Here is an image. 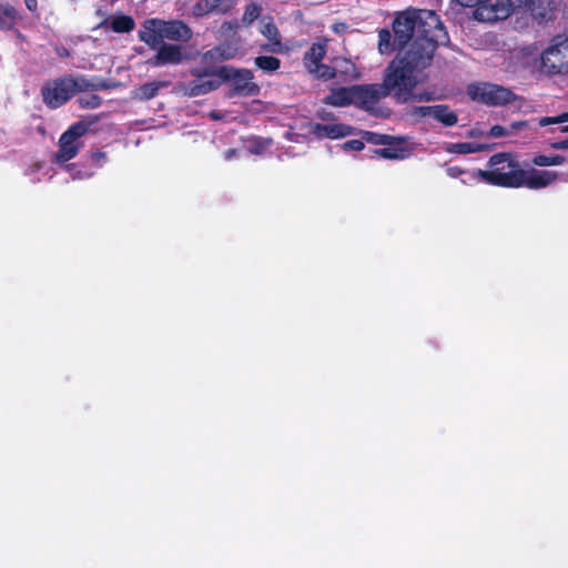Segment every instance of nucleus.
I'll return each mask as SVG.
<instances>
[{"instance_id": "obj_1", "label": "nucleus", "mask_w": 568, "mask_h": 568, "mask_svg": "<svg viewBox=\"0 0 568 568\" xmlns=\"http://www.w3.org/2000/svg\"><path fill=\"white\" fill-rule=\"evenodd\" d=\"M434 54V45L427 40L397 52L385 69L383 84L386 93L399 103H408L412 90L426 80L425 70L430 67Z\"/></svg>"}, {"instance_id": "obj_2", "label": "nucleus", "mask_w": 568, "mask_h": 568, "mask_svg": "<svg viewBox=\"0 0 568 568\" xmlns=\"http://www.w3.org/2000/svg\"><path fill=\"white\" fill-rule=\"evenodd\" d=\"M395 42L403 49H412L418 42L427 40L436 51L444 33L439 16L430 10H407L399 13L393 22Z\"/></svg>"}, {"instance_id": "obj_3", "label": "nucleus", "mask_w": 568, "mask_h": 568, "mask_svg": "<svg viewBox=\"0 0 568 568\" xmlns=\"http://www.w3.org/2000/svg\"><path fill=\"white\" fill-rule=\"evenodd\" d=\"M488 170L477 169L471 173V181H481L489 185L519 189L521 183V170L519 162L510 153L501 152L490 156Z\"/></svg>"}, {"instance_id": "obj_4", "label": "nucleus", "mask_w": 568, "mask_h": 568, "mask_svg": "<svg viewBox=\"0 0 568 568\" xmlns=\"http://www.w3.org/2000/svg\"><path fill=\"white\" fill-rule=\"evenodd\" d=\"M192 37V29L182 20L151 18L146 19L139 30V39L149 48L159 47L165 40L178 44L187 43Z\"/></svg>"}, {"instance_id": "obj_5", "label": "nucleus", "mask_w": 568, "mask_h": 568, "mask_svg": "<svg viewBox=\"0 0 568 568\" xmlns=\"http://www.w3.org/2000/svg\"><path fill=\"white\" fill-rule=\"evenodd\" d=\"M100 121L97 114L83 116L80 121L71 124L59 139L58 160L62 162L75 158L80 151L81 143L79 139L85 135L90 128Z\"/></svg>"}, {"instance_id": "obj_6", "label": "nucleus", "mask_w": 568, "mask_h": 568, "mask_svg": "<svg viewBox=\"0 0 568 568\" xmlns=\"http://www.w3.org/2000/svg\"><path fill=\"white\" fill-rule=\"evenodd\" d=\"M541 67L549 74L568 73V34L552 38L550 45L541 53Z\"/></svg>"}, {"instance_id": "obj_7", "label": "nucleus", "mask_w": 568, "mask_h": 568, "mask_svg": "<svg viewBox=\"0 0 568 568\" xmlns=\"http://www.w3.org/2000/svg\"><path fill=\"white\" fill-rule=\"evenodd\" d=\"M254 74L248 69H234L230 65L220 67V80L231 81L230 97H253L260 93V85L253 82Z\"/></svg>"}, {"instance_id": "obj_8", "label": "nucleus", "mask_w": 568, "mask_h": 568, "mask_svg": "<svg viewBox=\"0 0 568 568\" xmlns=\"http://www.w3.org/2000/svg\"><path fill=\"white\" fill-rule=\"evenodd\" d=\"M70 74L48 80L40 90L42 102L51 110L59 109L73 97Z\"/></svg>"}, {"instance_id": "obj_9", "label": "nucleus", "mask_w": 568, "mask_h": 568, "mask_svg": "<svg viewBox=\"0 0 568 568\" xmlns=\"http://www.w3.org/2000/svg\"><path fill=\"white\" fill-rule=\"evenodd\" d=\"M353 89L354 105L357 109L364 110L373 115L382 114L381 110L377 108V104L381 99L388 97L383 82L372 84H355L353 85Z\"/></svg>"}, {"instance_id": "obj_10", "label": "nucleus", "mask_w": 568, "mask_h": 568, "mask_svg": "<svg viewBox=\"0 0 568 568\" xmlns=\"http://www.w3.org/2000/svg\"><path fill=\"white\" fill-rule=\"evenodd\" d=\"M468 94L471 100L488 105H505L516 99L509 89L491 83L471 84L468 87Z\"/></svg>"}, {"instance_id": "obj_11", "label": "nucleus", "mask_w": 568, "mask_h": 568, "mask_svg": "<svg viewBox=\"0 0 568 568\" xmlns=\"http://www.w3.org/2000/svg\"><path fill=\"white\" fill-rule=\"evenodd\" d=\"M507 10V18L515 13L528 12L538 23L547 22L552 18V9L544 6L541 0H499L498 10Z\"/></svg>"}, {"instance_id": "obj_12", "label": "nucleus", "mask_w": 568, "mask_h": 568, "mask_svg": "<svg viewBox=\"0 0 568 568\" xmlns=\"http://www.w3.org/2000/svg\"><path fill=\"white\" fill-rule=\"evenodd\" d=\"M464 8H474V19L479 22H496L507 18V10H498L499 0H456Z\"/></svg>"}, {"instance_id": "obj_13", "label": "nucleus", "mask_w": 568, "mask_h": 568, "mask_svg": "<svg viewBox=\"0 0 568 568\" xmlns=\"http://www.w3.org/2000/svg\"><path fill=\"white\" fill-rule=\"evenodd\" d=\"M156 53L148 60V64L154 68L164 65H178L189 57L181 44L162 42L152 48Z\"/></svg>"}, {"instance_id": "obj_14", "label": "nucleus", "mask_w": 568, "mask_h": 568, "mask_svg": "<svg viewBox=\"0 0 568 568\" xmlns=\"http://www.w3.org/2000/svg\"><path fill=\"white\" fill-rule=\"evenodd\" d=\"M523 176L520 187L539 190L550 185L557 179V173L552 171H539L536 169L521 170Z\"/></svg>"}, {"instance_id": "obj_15", "label": "nucleus", "mask_w": 568, "mask_h": 568, "mask_svg": "<svg viewBox=\"0 0 568 568\" xmlns=\"http://www.w3.org/2000/svg\"><path fill=\"white\" fill-rule=\"evenodd\" d=\"M312 133L317 139H341L353 133V128L343 123L322 124L315 123Z\"/></svg>"}, {"instance_id": "obj_16", "label": "nucleus", "mask_w": 568, "mask_h": 568, "mask_svg": "<svg viewBox=\"0 0 568 568\" xmlns=\"http://www.w3.org/2000/svg\"><path fill=\"white\" fill-rule=\"evenodd\" d=\"M235 6V0H200L194 10L199 16L215 13L225 14Z\"/></svg>"}, {"instance_id": "obj_17", "label": "nucleus", "mask_w": 568, "mask_h": 568, "mask_svg": "<svg viewBox=\"0 0 568 568\" xmlns=\"http://www.w3.org/2000/svg\"><path fill=\"white\" fill-rule=\"evenodd\" d=\"M221 83L219 79H194L185 85V95L194 98L210 93L217 90Z\"/></svg>"}, {"instance_id": "obj_18", "label": "nucleus", "mask_w": 568, "mask_h": 568, "mask_svg": "<svg viewBox=\"0 0 568 568\" xmlns=\"http://www.w3.org/2000/svg\"><path fill=\"white\" fill-rule=\"evenodd\" d=\"M353 91V85L332 89L331 93L323 99V102L337 108L354 105Z\"/></svg>"}, {"instance_id": "obj_19", "label": "nucleus", "mask_w": 568, "mask_h": 568, "mask_svg": "<svg viewBox=\"0 0 568 568\" xmlns=\"http://www.w3.org/2000/svg\"><path fill=\"white\" fill-rule=\"evenodd\" d=\"M404 143L403 138L396 136L392 144H384L385 148L374 150V154L388 160H403L409 154V150Z\"/></svg>"}, {"instance_id": "obj_20", "label": "nucleus", "mask_w": 568, "mask_h": 568, "mask_svg": "<svg viewBox=\"0 0 568 568\" xmlns=\"http://www.w3.org/2000/svg\"><path fill=\"white\" fill-rule=\"evenodd\" d=\"M432 116L445 126H453L458 122L456 112L446 104L434 105Z\"/></svg>"}, {"instance_id": "obj_21", "label": "nucleus", "mask_w": 568, "mask_h": 568, "mask_svg": "<svg viewBox=\"0 0 568 568\" xmlns=\"http://www.w3.org/2000/svg\"><path fill=\"white\" fill-rule=\"evenodd\" d=\"M326 48L322 43H313L311 48L306 51L304 55V64L310 71L313 67L322 63L323 58L325 57Z\"/></svg>"}, {"instance_id": "obj_22", "label": "nucleus", "mask_w": 568, "mask_h": 568, "mask_svg": "<svg viewBox=\"0 0 568 568\" xmlns=\"http://www.w3.org/2000/svg\"><path fill=\"white\" fill-rule=\"evenodd\" d=\"M378 50L383 54H389L395 50L398 52L404 51L402 47L397 45L395 42V36L392 37V33L387 29H381L378 32Z\"/></svg>"}, {"instance_id": "obj_23", "label": "nucleus", "mask_w": 568, "mask_h": 568, "mask_svg": "<svg viewBox=\"0 0 568 568\" xmlns=\"http://www.w3.org/2000/svg\"><path fill=\"white\" fill-rule=\"evenodd\" d=\"M18 20L17 10L9 4L0 3V29L12 30Z\"/></svg>"}, {"instance_id": "obj_24", "label": "nucleus", "mask_w": 568, "mask_h": 568, "mask_svg": "<svg viewBox=\"0 0 568 568\" xmlns=\"http://www.w3.org/2000/svg\"><path fill=\"white\" fill-rule=\"evenodd\" d=\"M168 85H169V82H166V81L146 82L138 89V95L141 100L148 101V100H151L154 97H156L161 88H164Z\"/></svg>"}, {"instance_id": "obj_25", "label": "nucleus", "mask_w": 568, "mask_h": 568, "mask_svg": "<svg viewBox=\"0 0 568 568\" xmlns=\"http://www.w3.org/2000/svg\"><path fill=\"white\" fill-rule=\"evenodd\" d=\"M110 27L116 33H129L134 29L135 22L131 16L121 14L112 19Z\"/></svg>"}, {"instance_id": "obj_26", "label": "nucleus", "mask_w": 568, "mask_h": 568, "mask_svg": "<svg viewBox=\"0 0 568 568\" xmlns=\"http://www.w3.org/2000/svg\"><path fill=\"white\" fill-rule=\"evenodd\" d=\"M486 146L478 143L473 142H459V143H450L447 145L446 151L449 153L457 154H470L485 150Z\"/></svg>"}, {"instance_id": "obj_27", "label": "nucleus", "mask_w": 568, "mask_h": 568, "mask_svg": "<svg viewBox=\"0 0 568 568\" xmlns=\"http://www.w3.org/2000/svg\"><path fill=\"white\" fill-rule=\"evenodd\" d=\"M335 68H336L337 74L341 75L343 81L358 79V72L356 70V67L349 60H346V59L341 60L339 62H337Z\"/></svg>"}, {"instance_id": "obj_28", "label": "nucleus", "mask_w": 568, "mask_h": 568, "mask_svg": "<svg viewBox=\"0 0 568 568\" xmlns=\"http://www.w3.org/2000/svg\"><path fill=\"white\" fill-rule=\"evenodd\" d=\"M255 65L264 72L272 73L280 69L281 60L272 55H260L254 60Z\"/></svg>"}, {"instance_id": "obj_29", "label": "nucleus", "mask_w": 568, "mask_h": 568, "mask_svg": "<svg viewBox=\"0 0 568 568\" xmlns=\"http://www.w3.org/2000/svg\"><path fill=\"white\" fill-rule=\"evenodd\" d=\"M362 139L369 144L373 145H384V144H392V141L396 140V136L389 135V134H381L376 132L371 131H364L362 133Z\"/></svg>"}, {"instance_id": "obj_30", "label": "nucleus", "mask_w": 568, "mask_h": 568, "mask_svg": "<svg viewBox=\"0 0 568 568\" xmlns=\"http://www.w3.org/2000/svg\"><path fill=\"white\" fill-rule=\"evenodd\" d=\"M565 156L560 154L554 155H535L531 159V163L536 166H552V165H561L565 162Z\"/></svg>"}, {"instance_id": "obj_31", "label": "nucleus", "mask_w": 568, "mask_h": 568, "mask_svg": "<svg viewBox=\"0 0 568 568\" xmlns=\"http://www.w3.org/2000/svg\"><path fill=\"white\" fill-rule=\"evenodd\" d=\"M316 78L323 80H331L337 75V71L335 67H331L327 64L320 63L316 67H313L310 70Z\"/></svg>"}, {"instance_id": "obj_32", "label": "nucleus", "mask_w": 568, "mask_h": 568, "mask_svg": "<svg viewBox=\"0 0 568 568\" xmlns=\"http://www.w3.org/2000/svg\"><path fill=\"white\" fill-rule=\"evenodd\" d=\"M70 80L73 83V85H71L73 95L78 92L93 91V81L87 79L85 77L70 75Z\"/></svg>"}, {"instance_id": "obj_33", "label": "nucleus", "mask_w": 568, "mask_h": 568, "mask_svg": "<svg viewBox=\"0 0 568 568\" xmlns=\"http://www.w3.org/2000/svg\"><path fill=\"white\" fill-rule=\"evenodd\" d=\"M191 75H193L195 79H219L220 80V67L219 68H211V67H200V68H193L191 70Z\"/></svg>"}, {"instance_id": "obj_34", "label": "nucleus", "mask_w": 568, "mask_h": 568, "mask_svg": "<svg viewBox=\"0 0 568 568\" xmlns=\"http://www.w3.org/2000/svg\"><path fill=\"white\" fill-rule=\"evenodd\" d=\"M77 102L81 109H98L102 105L103 100L98 94H90L80 97Z\"/></svg>"}, {"instance_id": "obj_35", "label": "nucleus", "mask_w": 568, "mask_h": 568, "mask_svg": "<svg viewBox=\"0 0 568 568\" xmlns=\"http://www.w3.org/2000/svg\"><path fill=\"white\" fill-rule=\"evenodd\" d=\"M261 7L255 3V2H252V3H248L246 7H245V11H244V14H243V22L244 23H252L254 20H256L260 14H261Z\"/></svg>"}, {"instance_id": "obj_36", "label": "nucleus", "mask_w": 568, "mask_h": 568, "mask_svg": "<svg viewBox=\"0 0 568 568\" xmlns=\"http://www.w3.org/2000/svg\"><path fill=\"white\" fill-rule=\"evenodd\" d=\"M477 170H465V169H462L459 166H448L447 170H446V173L449 178H453V179H458V178H462L463 175H467V176H471V173H475ZM469 182L470 183H477L478 181H471L469 179Z\"/></svg>"}, {"instance_id": "obj_37", "label": "nucleus", "mask_w": 568, "mask_h": 568, "mask_svg": "<svg viewBox=\"0 0 568 568\" xmlns=\"http://www.w3.org/2000/svg\"><path fill=\"white\" fill-rule=\"evenodd\" d=\"M271 143L272 141L270 139L255 138L252 140L250 151L254 154H261L271 145Z\"/></svg>"}, {"instance_id": "obj_38", "label": "nucleus", "mask_w": 568, "mask_h": 568, "mask_svg": "<svg viewBox=\"0 0 568 568\" xmlns=\"http://www.w3.org/2000/svg\"><path fill=\"white\" fill-rule=\"evenodd\" d=\"M568 122V112L561 113L557 116H545L541 118L539 124L541 126L550 125V124H561Z\"/></svg>"}, {"instance_id": "obj_39", "label": "nucleus", "mask_w": 568, "mask_h": 568, "mask_svg": "<svg viewBox=\"0 0 568 568\" xmlns=\"http://www.w3.org/2000/svg\"><path fill=\"white\" fill-rule=\"evenodd\" d=\"M263 33L270 38L274 47L281 45V40L278 39V30L275 24L267 23Z\"/></svg>"}, {"instance_id": "obj_40", "label": "nucleus", "mask_w": 568, "mask_h": 568, "mask_svg": "<svg viewBox=\"0 0 568 568\" xmlns=\"http://www.w3.org/2000/svg\"><path fill=\"white\" fill-rule=\"evenodd\" d=\"M434 99H435V95L433 92H429V91L415 92V90H412V97L409 98V102H412V101H432Z\"/></svg>"}, {"instance_id": "obj_41", "label": "nucleus", "mask_w": 568, "mask_h": 568, "mask_svg": "<svg viewBox=\"0 0 568 568\" xmlns=\"http://www.w3.org/2000/svg\"><path fill=\"white\" fill-rule=\"evenodd\" d=\"M434 105L415 106L412 110V114L420 118L432 116Z\"/></svg>"}, {"instance_id": "obj_42", "label": "nucleus", "mask_w": 568, "mask_h": 568, "mask_svg": "<svg viewBox=\"0 0 568 568\" xmlns=\"http://www.w3.org/2000/svg\"><path fill=\"white\" fill-rule=\"evenodd\" d=\"M344 150L348 151H362L365 148V141L362 140H348L343 145Z\"/></svg>"}, {"instance_id": "obj_43", "label": "nucleus", "mask_w": 568, "mask_h": 568, "mask_svg": "<svg viewBox=\"0 0 568 568\" xmlns=\"http://www.w3.org/2000/svg\"><path fill=\"white\" fill-rule=\"evenodd\" d=\"M90 158L92 162L99 168H102L103 164L106 162V153L100 150L92 151L90 153Z\"/></svg>"}, {"instance_id": "obj_44", "label": "nucleus", "mask_w": 568, "mask_h": 568, "mask_svg": "<svg viewBox=\"0 0 568 568\" xmlns=\"http://www.w3.org/2000/svg\"><path fill=\"white\" fill-rule=\"evenodd\" d=\"M509 134L510 131L508 130V128H505L503 125H493L489 130V135L493 138H503Z\"/></svg>"}, {"instance_id": "obj_45", "label": "nucleus", "mask_w": 568, "mask_h": 568, "mask_svg": "<svg viewBox=\"0 0 568 568\" xmlns=\"http://www.w3.org/2000/svg\"><path fill=\"white\" fill-rule=\"evenodd\" d=\"M239 28L237 21H225L221 26L223 33H234Z\"/></svg>"}, {"instance_id": "obj_46", "label": "nucleus", "mask_w": 568, "mask_h": 568, "mask_svg": "<svg viewBox=\"0 0 568 568\" xmlns=\"http://www.w3.org/2000/svg\"><path fill=\"white\" fill-rule=\"evenodd\" d=\"M549 146L555 150H568V138L564 140H551Z\"/></svg>"}, {"instance_id": "obj_47", "label": "nucleus", "mask_w": 568, "mask_h": 568, "mask_svg": "<svg viewBox=\"0 0 568 568\" xmlns=\"http://www.w3.org/2000/svg\"><path fill=\"white\" fill-rule=\"evenodd\" d=\"M110 85L106 81L100 79L98 81H93V91L108 90Z\"/></svg>"}, {"instance_id": "obj_48", "label": "nucleus", "mask_w": 568, "mask_h": 568, "mask_svg": "<svg viewBox=\"0 0 568 568\" xmlns=\"http://www.w3.org/2000/svg\"><path fill=\"white\" fill-rule=\"evenodd\" d=\"M526 126H527V122H526V121H516V122H513V123L510 124V126L508 128V130H509V131H510V133H511L513 131L521 130V129H524V128H526Z\"/></svg>"}, {"instance_id": "obj_49", "label": "nucleus", "mask_w": 568, "mask_h": 568, "mask_svg": "<svg viewBox=\"0 0 568 568\" xmlns=\"http://www.w3.org/2000/svg\"><path fill=\"white\" fill-rule=\"evenodd\" d=\"M27 9L31 12H36L38 9V1L37 0H23Z\"/></svg>"}, {"instance_id": "obj_50", "label": "nucleus", "mask_w": 568, "mask_h": 568, "mask_svg": "<svg viewBox=\"0 0 568 568\" xmlns=\"http://www.w3.org/2000/svg\"><path fill=\"white\" fill-rule=\"evenodd\" d=\"M55 53L60 58H68V57H70V51L65 47H58V48H55Z\"/></svg>"}, {"instance_id": "obj_51", "label": "nucleus", "mask_w": 568, "mask_h": 568, "mask_svg": "<svg viewBox=\"0 0 568 568\" xmlns=\"http://www.w3.org/2000/svg\"><path fill=\"white\" fill-rule=\"evenodd\" d=\"M237 154V150L236 149H229L225 154H224V159L225 160H231L233 159L235 155Z\"/></svg>"}, {"instance_id": "obj_52", "label": "nucleus", "mask_w": 568, "mask_h": 568, "mask_svg": "<svg viewBox=\"0 0 568 568\" xmlns=\"http://www.w3.org/2000/svg\"><path fill=\"white\" fill-rule=\"evenodd\" d=\"M462 182H463L464 184H471V183L469 182V176H467V175H463V178H462Z\"/></svg>"}, {"instance_id": "obj_53", "label": "nucleus", "mask_w": 568, "mask_h": 568, "mask_svg": "<svg viewBox=\"0 0 568 568\" xmlns=\"http://www.w3.org/2000/svg\"><path fill=\"white\" fill-rule=\"evenodd\" d=\"M560 130H561V132H568V124L562 126Z\"/></svg>"}]
</instances>
